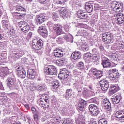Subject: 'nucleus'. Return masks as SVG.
Segmentation results:
<instances>
[{
  "mask_svg": "<svg viewBox=\"0 0 124 124\" xmlns=\"http://www.w3.org/2000/svg\"><path fill=\"white\" fill-rule=\"evenodd\" d=\"M102 41L105 42L107 44L113 43L114 37L113 34L109 32H107L104 34H102Z\"/></svg>",
  "mask_w": 124,
  "mask_h": 124,
  "instance_id": "nucleus-1",
  "label": "nucleus"
},
{
  "mask_svg": "<svg viewBox=\"0 0 124 124\" xmlns=\"http://www.w3.org/2000/svg\"><path fill=\"white\" fill-rule=\"evenodd\" d=\"M32 46L34 50H39L43 46V41L38 38L34 37L32 40Z\"/></svg>",
  "mask_w": 124,
  "mask_h": 124,
  "instance_id": "nucleus-2",
  "label": "nucleus"
},
{
  "mask_svg": "<svg viewBox=\"0 0 124 124\" xmlns=\"http://www.w3.org/2000/svg\"><path fill=\"white\" fill-rule=\"evenodd\" d=\"M109 79L113 82H118V78L120 77V73L116 69H112L109 74Z\"/></svg>",
  "mask_w": 124,
  "mask_h": 124,
  "instance_id": "nucleus-3",
  "label": "nucleus"
},
{
  "mask_svg": "<svg viewBox=\"0 0 124 124\" xmlns=\"http://www.w3.org/2000/svg\"><path fill=\"white\" fill-rule=\"evenodd\" d=\"M45 74L46 75H57L58 71H57V68L54 66H48L45 68Z\"/></svg>",
  "mask_w": 124,
  "mask_h": 124,
  "instance_id": "nucleus-4",
  "label": "nucleus"
},
{
  "mask_svg": "<svg viewBox=\"0 0 124 124\" xmlns=\"http://www.w3.org/2000/svg\"><path fill=\"white\" fill-rule=\"evenodd\" d=\"M38 32L44 38H46L48 36V31H47V29H46V27L44 25L39 27Z\"/></svg>",
  "mask_w": 124,
  "mask_h": 124,
  "instance_id": "nucleus-5",
  "label": "nucleus"
},
{
  "mask_svg": "<svg viewBox=\"0 0 124 124\" xmlns=\"http://www.w3.org/2000/svg\"><path fill=\"white\" fill-rule=\"evenodd\" d=\"M69 76V72L66 69H62L58 75V78L61 80H64Z\"/></svg>",
  "mask_w": 124,
  "mask_h": 124,
  "instance_id": "nucleus-6",
  "label": "nucleus"
},
{
  "mask_svg": "<svg viewBox=\"0 0 124 124\" xmlns=\"http://www.w3.org/2000/svg\"><path fill=\"white\" fill-rule=\"evenodd\" d=\"M115 117L119 122L124 123V110L117 111L115 113Z\"/></svg>",
  "mask_w": 124,
  "mask_h": 124,
  "instance_id": "nucleus-7",
  "label": "nucleus"
},
{
  "mask_svg": "<svg viewBox=\"0 0 124 124\" xmlns=\"http://www.w3.org/2000/svg\"><path fill=\"white\" fill-rule=\"evenodd\" d=\"M99 83L102 91H107L109 89V83L106 80H101Z\"/></svg>",
  "mask_w": 124,
  "mask_h": 124,
  "instance_id": "nucleus-8",
  "label": "nucleus"
},
{
  "mask_svg": "<svg viewBox=\"0 0 124 124\" xmlns=\"http://www.w3.org/2000/svg\"><path fill=\"white\" fill-rule=\"evenodd\" d=\"M16 11H17L16 13L19 14L18 16H19L20 18H21V17H23L25 15L24 12H26V9L22 6H17L16 9Z\"/></svg>",
  "mask_w": 124,
  "mask_h": 124,
  "instance_id": "nucleus-9",
  "label": "nucleus"
},
{
  "mask_svg": "<svg viewBox=\"0 0 124 124\" xmlns=\"http://www.w3.org/2000/svg\"><path fill=\"white\" fill-rule=\"evenodd\" d=\"M104 103V108L108 110V111H110L112 106H111V103L109 101L108 99H104L103 101Z\"/></svg>",
  "mask_w": 124,
  "mask_h": 124,
  "instance_id": "nucleus-10",
  "label": "nucleus"
},
{
  "mask_svg": "<svg viewBox=\"0 0 124 124\" xmlns=\"http://www.w3.org/2000/svg\"><path fill=\"white\" fill-rule=\"evenodd\" d=\"M45 21V16L43 15H37L36 17V22L37 23V25H40V24H42V23L44 22Z\"/></svg>",
  "mask_w": 124,
  "mask_h": 124,
  "instance_id": "nucleus-11",
  "label": "nucleus"
},
{
  "mask_svg": "<svg viewBox=\"0 0 124 124\" xmlns=\"http://www.w3.org/2000/svg\"><path fill=\"white\" fill-rule=\"evenodd\" d=\"M102 64L104 68H108L111 67V62L109 61L108 58H105L102 61Z\"/></svg>",
  "mask_w": 124,
  "mask_h": 124,
  "instance_id": "nucleus-12",
  "label": "nucleus"
},
{
  "mask_svg": "<svg viewBox=\"0 0 124 124\" xmlns=\"http://www.w3.org/2000/svg\"><path fill=\"white\" fill-rule=\"evenodd\" d=\"M27 77L29 79L35 78V71L32 69H29L27 72Z\"/></svg>",
  "mask_w": 124,
  "mask_h": 124,
  "instance_id": "nucleus-13",
  "label": "nucleus"
},
{
  "mask_svg": "<svg viewBox=\"0 0 124 124\" xmlns=\"http://www.w3.org/2000/svg\"><path fill=\"white\" fill-rule=\"evenodd\" d=\"M111 7L115 9L116 12H120L121 10V5H119L116 1L112 2L111 3Z\"/></svg>",
  "mask_w": 124,
  "mask_h": 124,
  "instance_id": "nucleus-14",
  "label": "nucleus"
},
{
  "mask_svg": "<svg viewBox=\"0 0 124 124\" xmlns=\"http://www.w3.org/2000/svg\"><path fill=\"white\" fill-rule=\"evenodd\" d=\"M85 8V10H86L87 12L88 13H91V12H93V5L88 2L86 3Z\"/></svg>",
  "mask_w": 124,
  "mask_h": 124,
  "instance_id": "nucleus-15",
  "label": "nucleus"
},
{
  "mask_svg": "<svg viewBox=\"0 0 124 124\" xmlns=\"http://www.w3.org/2000/svg\"><path fill=\"white\" fill-rule=\"evenodd\" d=\"M15 81H16L15 78L12 77H9L8 78V87H9L10 88H11V87H12L13 85H14Z\"/></svg>",
  "mask_w": 124,
  "mask_h": 124,
  "instance_id": "nucleus-16",
  "label": "nucleus"
},
{
  "mask_svg": "<svg viewBox=\"0 0 124 124\" xmlns=\"http://www.w3.org/2000/svg\"><path fill=\"white\" fill-rule=\"evenodd\" d=\"M93 74L96 77L97 79H99L102 77V71H96V70H92Z\"/></svg>",
  "mask_w": 124,
  "mask_h": 124,
  "instance_id": "nucleus-17",
  "label": "nucleus"
},
{
  "mask_svg": "<svg viewBox=\"0 0 124 124\" xmlns=\"http://www.w3.org/2000/svg\"><path fill=\"white\" fill-rule=\"evenodd\" d=\"M86 102H87L84 100L80 101L78 103V110L80 111H83L84 110V107H85V105H86Z\"/></svg>",
  "mask_w": 124,
  "mask_h": 124,
  "instance_id": "nucleus-18",
  "label": "nucleus"
},
{
  "mask_svg": "<svg viewBox=\"0 0 124 124\" xmlns=\"http://www.w3.org/2000/svg\"><path fill=\"white\" fill-rule=\"evenodd\" d=\"M23 56V52L20 49L15 51L13 53V57L15 59H19L20 57Z\"/></svg>",
  "mask_w": 124,
  "mask_h": 124,
  "instance_id": "nucleus-19",
  "label": "nucleus"
},
{
  "mask_svg": "<svg viewBox=\"0 0 124 124\" xmlns=\"http://www.w3.org/2000/svg\"><path fill=\"white\" fill-rule=\"evenodd\" d=\"M81 52L78 51L72 54V58L73 60H80L81 59Z\"/></svg>",
  "mask_w": 124,
  "mask_h": 124,
  "instance_id": "nucleus-20",
  "label": "nucleus"
},
{
  "mask_svg": "<svg viewBox=\"0 0 124 124\" xmlns=\"http://www.w3.org/2000/svg\"><path fill=\"white\" fill-rule=\"evenodd\" d=\"M35 88L36 90L39 91V92L46 91V86L44 83H39L38 85L35 87Z\"/></svg>",
  "mask_w": 124,
  "mask_h": 124,
  "instance_id": "nucleus-21",
  "label": "nucleus"
},
{
  "mask_svg": "<svg viewBox=\"0 0 124 124\" xmlns=\"http://www.w3.org/2000/svg\"><path fill=\"white\" fill-rule=\"evenodd\" d=\"M67 13H68V10L64 7H62L60 11V15L61 17H64L66 16V15H67Z\"/></svg>",
  "mask_w": 124,
  "mask_h": 124,
  "instance_id": "nucleus-22",
  "label": "nucleus"
},
{
  "mask_svg": "<svg viewBox=\"0 0 124 124\" xmlns=\"http://www.w3.org/2000/svg\"><path fill=\"white\" fill-rule=\"evenodd\" d=\"M74 86L78 93H82V88H83V83L82 82L75 83Z\"/></svg>",
  "mask_w": 124,
  "mask_h": 124,
  "instance_id": "nucleus-23",
  "label": "nucleus"
},
{
  "mask_svg": "<svg viewBox=\"0 0 124 124\" xmlns=\"http://www.w3.org/2000/svg\"><path fill=\"white\" fill-rule=\"evenodd\" d=\"M83 59L86 62H92V54L85 53L83 55Z\"/></svg>",
  "mask_w": 124,
  "mask_h": 124,
  "instance_id": "nucleus-24",
  "label": "nucleus"
},
{
  "mask_svg": "<svg viewBox=\"0 0 124 124\" xmlns=\"http://www.w3.org/2000/svg\"><path fill=\"white\" fill-rule=\"evenodd\" d=\"M62 50L56 49L54 51V54L56 58H62L63 56V54L62 53Z\"/></svg>",
  "mask_w": 124,
  "mask_h": 124,
  "instance_id": "nucleus-25",
  "label": "nucleus"
},
{
  "mask_svg": "<svg viewBox=\"0 0 124 124\" xmlns=\"http://www.w3.org/2000/svg\"><path fill=\"white\" fill-rule=\"evenodd\" d=\"M55 28L56 29L55 30L56 31L57 35H61V34H62L63 31L62 27V26L57 25V26H56Z\"/></svg>",
  "mask_w": 124,
  "mask_h": 124,
  "instance_id": "nucleus-26",
  "label": "nucleus"
},
{
  "mask_svg": "<svg viewBox=\"0 0 124 124\" xmlns=\"http://www.w3.org/2000/svg\"><path fill=\"white\" fill-rule=\"evenodd\" d=\"M118 88L115 85H111L110 86V88L109 89V94H114V93H117V91H118Z\"/></svg>",
  "mask_w": 124,
  "mask_h": 124,
  "instance_id": "nucleus-27",
  "label": "nucleus"
},
{
  "mask_svg": "<svg viewBox=\"0 0 124 124\" xmlns=\"http://www.w3.org/2000/svg\"><path fill=\"white\" fill-rule=\"evenodd\" d=\"M72 96V89H67L66 91V95H65V98L67 100L70 98Z\"/></svg>",
  "mask_w": 124,
  "mask_h": 124,
  "instance_id": "nucleus-28",
  "label": "nucleus"
},
{
  "mask_svg": "<svg viewBox=\"0 0 124 124\" xmlns=\"http://www.w3.org/2000/svg\"><path fill=\"white\" fill-rule=\"evenodd\" d=\"M121 98H122V97H121V95H116V96L115 98H113L111 99L112 103L113 104H118V103L120 102L121 100Z\"/></svg>",
  "mask_w": 124,
  "mask_h": 124,
  "instance_id": "nucleus-29",
  "label": "nucleus"
},
{
  "mask_svg": "<svg viewBox=\"0 0 124 124\" xmlns=\"http://www.w3.org/2000/svg\"><path fill=\"white\" fill-rule=\"evenodd\" d=\"M6 73H7V71H6V68L2 67H0V76L1 77H3V76H5L6 75Z\"/></svg>",
  "mask_w": 124,
  "mask_h": 124,
  "instance_id": "nucleus-30",
  "label": "nucleus"
},
{
  "mask_svg": "<svg viewBox=\"0 0 124 124\" xmlns=\"http://www.w3.org/2000/svg\"><path fill=\"white\" fill-rule=\"evenodd\" d=\"M52 88L54 90H56L59 88V86H60V82L58 80H54L52 82Z\"/></svg>",
  "mask_w": 124,
  "mask_h": 124,
  "instance_id": "nucleus-31",
  "label": "nucleus"
},
{
  "mask_svg": "<svg viewBox=\"0 0 124 124\" xmlns=\"http://www.w3.org/2000/svg\"><path fill=\"white\" fill-rule=\"evenodd\" d=\"M2 24L5 29H8V28H9V21L8 20V19H4L3 18Z\"/></svg>",
  "mask_w": 124,
  "mask_h": 124,
  "instance_id": "nucleus-32",
  "label": "nucleus"
},
{
  "mask_svg": "<svg viewBox=\"0 0 124 124\" xmlns=\"http://www.w3.org/2000/svg\"><path fill=\"white\" fill-rule=\"evenodd\" d=\"M23 32H28L30 31V26L28 24L26 25L24 27L21 29Z\"/></svg>",
  "mask_w": 124,
  "mask_h": 124,
  "instance_id": "nucleus-33",
  "label": "nucleus"
},
{
  "mask_svg": "<svg viewBox=\"0 0 124 124\" xmlns=\"http://www.w3.org/2000/svg\"><path fill=\"white\" fill-rule=\"evenodd\" d=\"M90 49V47L88 44H83L81 46V50L83 51V52H87V51H89Z\"/></svg>",
  "mask_w": 124,
  "mask_h": 124,
  "instance_id": "nucleus-34",
  "label": "nucleus"
},
{
  "mask_svg": "<svg viewBox=\"0 0 124 124\" xmlns=\"http://www.w3.org/2000/svg\"><path fill=\"white\" fill-rule=\"evenodd\" d=\"M98 58H99V55H98V53H96L93 54V56H92V62H93H93H96V61L98 60Z\"/></svg>",
  "mask_w": 124,
  "mask_h": 124,
  "instance_id": "nucleus-35",
  "label": "nucleus"
},
{
  "mask_svg": "<svg viewBox=\"0 0 124 124\" xmlns=\"http://www.w3.org/2000/svg\"><path fill=\"white\" fill-rule=\"evenodd\" d=\"M82 93L85 97H88L89 96V90L86 88H84L82 90Z\"/></svg>",
  "mask_w": 124,
  "mask_h": 124,
  "instance_id": "nucleus-36",
  "label": "nucleus"
},
{
  "mask_svg": "<svg viewBox=\"0 0 124 124\" xmlns=\"http://www.w3.org/2000/svg\"><path fill=\"white\" fill-rule=\"evenodd\" d=\"M97 108V106L94 104H91L89 106V109L91 112Z\"/></svg>",
  "mask_w": 124,
  "mask_h": 124,
  "instance_id": "nucleus-37",
  "label": "nucleus"
},
{
  "mask_svg": "<svg viewBox=\"0 0 124 124\" xmlns=\"http://www.w3.org/2000/svg\"><path fill=\"white\" fill-rule=\"evenodd\" d=\"M60 111L62 115H66L67 113V108L64 107H62L61 108Z\"/></svg>",
  "mask_w": 124,
  "mask_h": 124,
  "instance_id": "nucleus-38",
  "label": "nucleus"
},
{
  "mask_svg": "<svg viewBox=\"0 0 124 124\" xmlns=\"http://www.w3.org/2000/svg\"><path fill=\"white\" fill-rule=\"evenodd\" d=\"M78 69H84L85 68V65H84V63L82 62H80L78 63Z\"/></svg>",
  "mask_w": 124,
  "mask_h": 124,
  "instance_id": "nucleus-39",
  "label": "nucleus"
},
{
  "mask_svg": "<svg viewBox=\"0 0 124 124\" xmlns=\"http://www.w3.org/2000/svg\"><path fill=\"white\" fill-rule=\"evenodd\" d=\"M27 24V22L24 21H21L18 22V27H19V28H24V27Z\"/></svg>",
  "mask_w": 124,
  "mask_h": 124,
  "instance_id": "nucleus-40",
  "label": "nucleus"
},
{
  "mask_svg": "<svg viewBox=\"0 0 124 124\" xmlns=\"http://www.w3.org/2000/svg\"><path fill=\"white\" fill-rule=\"evenodd\" d=\"M18 77L20 78H25L26 77V71L22 69V71H21L20 74L19 75Z\"/></svg>",
  "mask_w": 124,
  "mask_h": 124,
  "instance_id": "nucleus-41",
  "label": "nucleus"
},
{
  "mask_svg": "<svg viewBox=\"0 0 124 124\" xmlns=\"http://www.w3.org/2000/svg\"><path fill=\"white\" fill-rule=\"evenodd\" d=\"M47 26L49 28H56V26L57 25H55L54 23H53V22L51 21H48L47 23Z\"/></svg>",
  "mask_w": 124,
  "mask_h": 124,
  "instance_id": "nucleus-42",
  "label": "nucleus"
},
{
  "mask_svg": "<svg viewBox=\"0 0 124 124\" xmlns=\"http://www.w3.org/2000/svg\"><path fill=\"white\" fill-rule=\"evenodd\" d=\"M73 74L74 75H76V76H78V75H81V72L80 71V69L74 70L73 71Z\"/></svg>",
  "mask_w": 124,
  "mask_h": 124,
  "instance_id": "nucleus-43",
  "label": "nucleus"
},
{
  "mask_svg": "<svg viewBox=\"0 0 124 124\" xmlns=\"http://www.w3.org/2000/svg\"><path fill=\"white\" fill-rule=\"evenodd\" d=\"M98 108H97L95 109L94 110H93L91 111V113L93 114V116H97L98 115Z\"/></svg>",
  "mask_w": 124,
  "mask_h": 124,
  "instance_id": "nucleus-44",
  "label": "nucleus"
},
{
  "mask_svg": "<svg viewBox=\"0 0 124 124\" xmlns=\"http://www.w3.org/2000/svg\"><path fill=\"white\" fill-rule=\"evenodd\" d=\"M117 24L118 25H121L123 24L124 22V18L122 17L121 18L117 19Z\"/></svg>",
  "mask_w": 124,
  "mask_h": 124,
  "instance_id": "nucleus-45",
  "label": "nucleus"
},
{
  "mask_svg": "<svg viewBox=\"0 0 124 124\" xmlns=\"http://www.w3.org/2000/svg\"><path fill=\"white\" fill-rule=\"evenodd\" d=\"M52 19L54 20V21H57L59 19V17H58V15L56 14V13H52Z\"/></svg>",
  "mask_w": 124,
  "mask_h": 124,
  "instance_id": "nucleus-46",
  "label": "nucleus"
},
{
  "mask_svg": "<svg viewBox=\"0 0 124 124\" xmlns=\"http://www.w3.org/2000/svg\"><path fill=\"white\" fill-rule=\"evenodd\" d=\"M69 29H70V25L69 24H67L64 26V29L67 32L69 31Z\"/></svg>",
  "mask_w": 124,
  "mask_h": 124,
  "instance_id": "nucleus-47",
  "label": "nucleus"
},
{
  "mask_svg": "<svg viewBox=\"0 0 124 124\" xmlns=\"http://www.w3.org/2000/svg\"><path fill=\"white\" fill-rule=\"evenodd\" d=\"M22 70L23 69L21 68L20 67H18V68L16 69V73L18 77L20 73L22 72Z\"/></svg>",
  "mask_w": 124,
  "mask_h": 124,
  "instance_id": "nucleus-48",
  "label": "nucleus"
},
{
  "mask_svg": "<svg viewBox=\"0 0 124 124\" xmlns=\"http://www.w3.org/2000/svg\"><path fill=\"white\" fill-rule=\"evenodd\" d=\"M80 19L86 20V19H88V15L83 14L79 15Z\"/></svg>",
  "mask_w": 124,
  "mask_h": 124,
  "instance_id": "nucleus-49",
  "label": "nucleus"
},
{
  "mask_svg": "<svg viewBox=\"0 0 124 124\" xmlns=\"http://www.w3.org/2000/svg\"><path fill=\"white\" fill-rule=\"evenodd\" d=\"M99 124H108L107 121L104 119H101L99 121Z\"/></svg>",
  "mask_w": 124,
  "mask_h": 124,
  "instance_id": "nucleus-50",
  "label": "nucleus"
},
{
  "mask_svg": "<svg viewBox=\"0 0 124 124\" xmlns=\"http://www.w3.org/2000/svg\"><path fill=\"white\" fill-rule=\"evenodd\" d=\"M98 100L96 98H93L91 99V101L93 102V103H95V104H96V105H98Z\"/></svg>",
  "mask_w": 124,
  "mask_h": 124,
  "instance_id": "nucleus-51",
  "label": "nucleus"
},
{
  "mask_svg": "<svg viewBox=\"0 0 124 124\" xmlns=\"http://www.w3.org/2000/svg\"><path fill=\"white\" fill-rule=\"evenodd\" d=\"M67 0H56V2L58 4H63Z\"/></svg>",
  "mask_w": 124,
  "mask_h": 124,
  "instance_id": "nucleus-52",
  "label": "nucleus"
},
{
  "mask_svg": "<svg viewBox=\"0 0 124 124\" xmlns=\"http://www.w3.org/2000/svg\"><path fill=\"white\" fill-rule=\"evenodd\" d=\"M57 42L59 43V44H62L63 43V40H62V38H58L56 39Z\"/></svg>",
  "mask_w": 124,
  "mask_h": 124,
  "instance_id": "nucleus-53",
  "label": "nucleus"
},
{
  "mask_svg": "<svg viewBox=\"0 0 124 124\" xmlns=\"http://www.w3.org/2000/svg\"><path fill=\"white\" fill-rule=\"evenodd\" d=\"M10 34L12 36H14V35H15V30H14V29L10 30Z\"/></svg>",
  "mask_w": 124,
  "mask_h": 124,
  "instance_id": "nucleus-54",
  "label": "nucleus"
},
{
  "mask_svg": "<svg viewBox=\"0 0 124 124\" xmlns=\"http://www.w3.org/2000/svg\"><path fill=\"white\" fill-rule=\"evenodd\" d=\"M34 120L35 121V122H37V121H38V118H39V116L38 114H37V112L36 113H34Z\"/></svg>",
  "mask_w": 124,
  "mask_h": 124,
  "instance_id": "nucleus-55",
  "label": "nucleus"
},
{
  "mask_svg": "<svg viewBox=\"0 0 124 124\" xmlns=\"http://www.w3.org/2000/svg\"><path fill=\"white\" fill-rule=\"evenodd\" d=\"M117 19H122V18H124V14H118L116 15Z\"/></svg>",
  "mask_w": 124,
  "mask_h": 124,
  "instance_id": "nucleus-56",
  "label": "nucleus"
},
{
  "mask_svg": "<svg viewBox=\"0 0 124 124\" xmlns=\"http://www.w3.org/2000/svg\"><path fill=\"white\" fill-rule=\"evenodd\" d=\"M39 105L41 107H44V106H46V105H45V104L44 103V102L42 100H40V101L39 102Z\"/></svg>",
  "mask_w": 124,
  "mask_h": 124,
  "instance_id": "nucleus-57",
  "label": "nucleus"
},
{
  "mask_svg": "<svg viewBox=\"0 0 124 124\" xmlns=\"http://www.w3.org/2000/svg\"><path fill=\"white\" fill-rule=\"evenodd\" d=\"M59 61H60V62L61 63V65L62 66L64 65V62H65L64 58H61V59H59Z\"/></svg>",
  "mask_w": 124,
  "mask_h": 124,
  "instance_id": "nucleus-58",
  "label": "nucleus"
},
{
  "mask_svg": "<svg viewBox=\"0 0 124 124\" xmlns=\"http://www.w3.org/2000/svg\"><path fill=\"white\" fill-rule=\"evenodd\" d=\"M13 22H14V24H15L16 25H17V24H18V25L19 23H20L19 19H18L17 18L13 19Z\"/></svg>",
  "mask_w": 124,
  "mask_h": 124,
  "instance_id": "nucleus-59",
  "label": "nucleus"
},
{
  "mask_svg": "<svg viewBox=\"0 0 124 124\" xmlns=\"http://www.w3.org/2000/svg\"><path fill=\"white\" fill-rule=\"evenodd\" d=\"M55 124H62V121L61 119H56Z\"/></svg>",
  "mask_w": 124,
  "mask_h": 124,
  "instance_id": "nucleus-60",
  "label": "nucleus"
},
{
  "mask_svg": "<svg viewBox=\"0 0 124 124\" xmlns=\"http://www.w3.org/2000/svg\"><path fill=\"white\" fill-rule=\"evenodd\" d=\"M31 110L33 114H36V113H37V111H36V109L34 107H32L31 108Z\"/></svg>",
  "mask_w": 124,
  "mask_h": 124,
  "instance_id": "nucleus-61",
  "label": "nucleus"
},
{
  "mask_svg": "<svg viewBox=\"0 0 124 124\" xmlns=\"http://www.w3.org/2000/svg\"><path fill=\"white\" fill-rule=\"evenodd\" d=\"M2 100H3V101L4 102H6V103H7V102H8V99L7 98V97H6V96L3 97Z\"/></svg>",
  "mask_w": 124,
  "mask_h": 124,
  "instance_id": "nucleus-62",
  "label": "nucleus"
},
{
  "mask_svg": "<svg viewBox=\"0 0 124 124\" xmlns=\"http://www.w3.org/2000/svg\"><path fill=\"white\" fill-rule=\"evenodd\" d=\"M56 64L57 65H58L59 66H62V64L61 63V62L60 61V60H57L56 61Z\"/></svg>",
  "mask_w": 124,
  "mask_h": 124,
  "instance_id": "nucleus-63",
  "label": "nucleus"
},
{
  "mask_svg": "<svg viewBox=\"0 0 124 124\" xmlns=\"http://www.w3.org/2000/svg\"><path fill=\"white\" fill-rule=\"evenodd\" d=\"M62 124H73V122L71 121H64Z\"/></svg>",
  "mask_w": 124,
  "mask_h": 124,
  "instance_id": "nucleus-64",
  "label": "nucleus"
}]
</instances>
